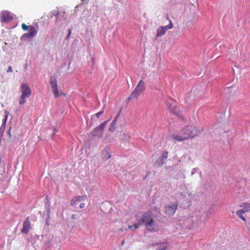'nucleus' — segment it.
I'll use <instances>...</instances> for the list:
<instances>
[{"label":"nucleus","instance_id":"nucleus-1","mask_svg":"<svg viewBox=\"0 0 250 250\" xmlns=\"http://www.w3.org/2000/svg\"><path fill=\"white\" fill-rule=\"evenodd\" d=\"M202 131L203 129L200 127L194 125H189L183 127L180 131L179 134H172L171 137L175 141L181 142L189 138L196 136Z\"/></svg>","mask_w":250,"mask_h":250},{"label":"nucleus","instance_id":"nucleus-2","mask_svg":"<svg viewBox=\"0 0 250 250\" xmlns=\"http://www.w3.org/2000/svg\"><path fill=\"white\" fill-rule=\"evenodd\" d=\"M137 221H141L148 231L155 232L159 229V225L149 212H139L135 216Z\"/></svg>","mask_w":250,"mask_h":250},{"label":"nucleus","instance_id":"nucleus-3","mask_svg":"<svg viewBox=\"0 0 250 250\" xmlns=\"http://www.w3.org/2000/svg\"><path fill=\"white\" fill-rule=\"evenodd\" d=\"M20 90L21 95L19 100V104L23 105L26 103V98H29L31 95V90L26 83H22L21 86Z\"/></svg>","mask_w":250,"mask_h":250},{"label":"nucleus","instance_id":"nucleus-4","mask_svg":"<svg viewBox=\"0 0 250 250\" xmlns=\"http://www.w3.org/2000/svg\"><path fill=\"white\" fill-rule=\"evenodd\" d=\"M145 85L142 80H140L134 90L132 92L130 98H137L145 89Z\"/></svg>","mask_w":250,"mask_h":250},{"label":"nucleus","instance_id":"nucleus-5","mask_svg":"<svg viewBox=\"0 0 250 250\" xmlns=\"http://www.w3.org/2000/svg\"><path fill=\"white\" fill-rule=\"evenodd\" d=\"M167 105L171 113L176 115L180 119H184V117L182 115L180 110L174 103H170L167 102Z\"/></svg>","mask_w":250,"mask_h":250},{"label":"nucleus","instance_id":"nucleus-6","mask_svg":"<svg viewBox=\"0 0 250 250\" xmlns=\"http://www.w3.org/2000/svg\"><path fill=\"white\" fill-rule=\"evenodd\" d=\"M108 121H106L99 125L98 127L93 129L91 134L92 136L98 137H101L103 135V131L108 123Z\"/></svg>","mask_w":250,"mask_h":250},{"label":"nucleus","instance_id":"nucleus-7","mask_svg":"<svg viewBox=\"0 0 250 250\" xmlns=\"http://www.w3.org/2000/svg\"><path fill=\"white\" fill-rule=\"evenodd\" d=\"M173 27V24L171 20H169V23L166 26H160L157 30L156 37H161L165 34L167 31L172 29Z\"/></svg>","mask_w":250,"mask_h":250},{"label":"nucleus","instance_id":"nucleus-8","mask_svg":"<svg viewBox=\"0 0 250 250\" xmlns=\"http://www.w3.org/2000/svg\"><path fill=\"white\" fill-rule=\"evenodd\" d=\"M13 19V14L8 11H3L1 13V21L4 22H9Z\"/></svg>","mask_w":250,"mask_h":250},{"label":"nucleus","instance_id":"nucleus-9","mask_svg":"<svg viewBox=\"0 0 250 250\" xmlns=\"http://www.w3.org/2000/svg\"><path fill=\"white\" fill-rule=\"evenodd\" d=\"M50 83L54 93V97L57 98L59 96L57 80L55 77L52 76L50 79Z\"/></svg>","mask_w":250,"mask_h":250},{"label":"nucleus","instance_id":"nucleus-10","mask_svg":"<svg viewBox=\"0 0 250 250\" xmlns=\"http://www.w3.org/2000/svg\"><path fill=\"white\" fill-rule=\"evenodd\" d=\"M32 229L29 217H27L23 223V227L21 232L23 233L27 234L29 230Z\"/></svg>","mask_w":250,"mask_h":250},{"label":"nucleus","instance_id":"nucleus-11","mask_svg":"<svg viewBox=\"0 0 250 250\" xmlns=\"http://www.w3.org/2000/svg\"><path fill=\"white\" fill-rule=\"evenodd\" d=\"M178 208V204L170 205L165 208V213L168 215L174 214Z\"/></svg>","mask_w":250,"mask_h":250},{"label":"nucleus","instance_id":"nucleus-12","mask_svg":"<svg viewBox=\"0 0 250 250\" xmlns=\"http://www.w3.org/2000/svg\"><path fill=\"white\" fill-rule=\"evenodd\" d=\"M37 31L35 28L33 26H31L29 27L28 29V32L24 34L22 37L23 38H32L34 37L37 34Z\"/></svg>","mask_w":250,"mask_h":250},{"label":"nucleus","instance_id":"nucleus-13","mask_svg":"<svg viewBox=\"0 0 250 250\" xmlns=\"http://www.w3.org/2000/svg\"><path fill=\"white\" fill-rule=\"evenodd\" d=\"M86 198V195L75 196L72 199L71 202V204L72 206H75L77 205L78 202L84 201Z\"/></svg>","mask_w":250,"mask_h":250},{"label":"nucleus","instance_id":"nucleus-14","mask_svg":"<svg viewBox=\"0 0 250 250\" xmlns=\"http://www.w3.org/2000/svg\"><path fill=\"white\" fill-rule=\"evenodd\" d=\"M240 207L245 213L250 211V203H243L240 205Z\"/></svg>","mask_w":250,"mask_h":250},{"label":"nucleus","instance_id":"nucleus-15","mask_svg":"<svg viewBox=\"0 0 250 250\" xmlns=\"http://www.w3.org/2000/svg\"><path fill=\"white\" fill-rule=\"evenodd\" d=\"M8 114H7L2 120V124L0 127V134H2L5 130V124L7 120Z\"/></svg>","mask_w":250,"mask_h":250},{"label":"nucleus","instance_id":"nucleus-16","mask_svg":"<svg viewBox=\"0 0 250 250\" xmlns=\"http://www.w3.org/2000/svg\"><path fill=\"white\" fill-rule=\"evenodd\" d=\"M120 113H119L117 116L114 118L113 121H112L111 125L110 127L109 128V130L111 131H113L115 129V125H116V122H117L118 118H119L120 116Z\"/></svg>","mask_w":250,"mask_h":250},{"label":"nucleus","instance_id":"nucleus-17","mask_svg":"<svg viewBox=\"0 0 250 250\" xmlns=\"http://www.w3.org/2000/svg\"><path fill=\"white\" fill-rule=\"evenodd\" d=\"M245 212H243V210L242 209H239L238 210H237L236 212V215L240 218H241L242 220H243L244 221H246V218L242 215V214L243 213H244Z\"/></svg>","mask_w":250,"mask_h":250},{"label":"nucleus","instance_id":"nucleus-18","mask_svg":"<svg viewBox=\"0 0 250 250\" xmlns=\"http://www.w3.org/2000/svg\"><path fill=\"white\" fill-rule=\"evenodd\" d=\"M102 157L104 159L107 160L110 158L111 156L107 150H104L102 153Z\"/></svg>","mask_w":250,"mask_h":250},{"label":"nucleus","instance_id":"nucleus-19","mask_svg":"<svg viewBox=\"0 0 250 250\" xmlns=\"http://www.w3.org/2000/svg\"><path fill=\"white\" fill-rule=\"evenodd\" d=\"M137 223H134L133 225H132L133 227V230H135L138 228L140 227V226L143 224V223H142L141 221H137Z\"/></svg>","mask_w":250,"mask_h":250},{"label":"nucleus","instance_id":"nucleus-20","mask_svg":"<svg viewBox=\"0 0 250 250\" xmlns=\"http://www.w3.org/2000/svg\"><path fill=\"white\" fill-rule=\"evenodd\" d=\"M167 243H163L160 245L158 250H166L168 248Z\"/></svg>","mask_w":250,"mask_h":250},{"label":"nucleus","instance_id":"nucleus-21","mask_svg":"<svg viewBox=\"0 0 250 250\" xmlns=\"http://www.w3.org/2000/svg\"><path fill=\"white\" fill-rule=\"evenodd\" d=\"M168 156V152L167 151H164L162 156V159H166L167 158Z\"/></svg>","mask_w":250,"mask_h":250},{"label":"nucleus","instance_id":"nucleus-22","mask_svg":"<svg viewBox=\"0 0 250 250\" xmlns=\"http://www.w3.org/2000/svg\"><path fill=\"white\" fill-rule=\"evenodd\" d=\"M30 26H27L26 25L25 23H22L21 24V27H22V29L24 30V31H26L27 30L29 29V27Z\"/></svg>","mask_w":250,"mask_h":250},{"label":"nucleus","instance_id":"nucleus-23","mask_svg":"<svg viewBox=\"0 0 250 250\" xmlns=\"http://www.w3.org/2000/svg\"><path fill=\"white\" fill-rule=\"evenodd\" d=\"M104 113V110L101 111L97 113H96V116L97 118H99V116L102 115Z\"/></svg>","mask_w":250,"mask_h":250},{"label":"nucleus","instance_id":"nucleus-24","mask_svg":"<svg viewBox=\"0 0 250 250\" xmlns=\"http://www.w3.org/2000/svg\"><path fill=\"white\" fill-rule=\"evenodd\" d=\"M12 72V67L11 66H9L8 69L7 70V72Z\"/></svg>","mask_w":250,"mask_h":250},{"label":"nucleus","instance_id":"nucleus-25","mask_svg":"<svg viewBox=\"0 0 250 250\" xmlns=\"http://www.w3.org/2000/svg\"><path fill=\"white\" fill-rule=\"evenodd\" d=\"M84 207H85V204L84 203H81L80 205V208H84Z\"/></svg>","mask_w":250,"mask_h":250},{"label":"nucleus","instance_id":"nucleus-26","mask_svg":"<svg viewBox=\"0 0 250 250\" xmlns=\"http://www.w3.org/2000/svg\"><path fill=\"white\" fill-rule=\"evenodd\" d=\"M166 18L167 20H168L169 21V20H171L170 19H169V16L167 14H166Z\"/></svg>","mask_w":250,"mask_h":250},{"label":"nucleus","instance_id":"nucleus-27","mask_svg":"<svg viewBox=\"0 0 250 250\" xmlns=\"http://www.w3.org/2000/svg\"><path fill=\"white\" fill-rule=\"evenodd\" d=\"M128 229H131L133 230V227L132 225H129L128 227Z\"/></svg>","mask_w":250,"mask_h":250},{"label":"nucleus","instance_id":"nucleus-28","mask_svg":"<svg viewBox=\"0 0 250 250\" xmlns=\"http://www.w3.org/2000/svg\"><path fill=\"white\" fill-rule=\"evenodd\" d=\"M70 34H71V30L69 29V34H68V36L67 37V38H68V37H69V35H70Z\"/></svg>","mask_w":250,"mask_h":250},{"label":"nucleus","instance_id":"nucleus-29","mask_svg":"<svg viewBox=\"0 0 250 250\" xmlns=\"http://www.w3.org/2000/svg\"><path fill=\"white\" fill-rule=\"evenodd\" d=\"M119 230L121 232H123L124 231V229H120Z\"/></svg>","mask_w":250,"mask_h":250},{"label":"nucleus","instance_id":"nucleus-30","mask_svg":"<svg viewBox=\"0 0 250 250\" xmlns=\"http://www.w3.org/2000/svg\"><path fill=\"white\" fill-rule=\"evenodd\" d=\"M8 134L9 135V136L10 137L11 136V134H10V130H9V131H8Z\"/></svg>","mask_w":250,"mask_h":250},{"label":"nucleus","instance_id":"nucleus-31","mask_svg":"<svg viewBox=\"0 0 250 250\" xmlns=\"http://www.w3.org/2000/svg\"><path fill=\"white\" fill-rule=\"evenodd\" d=\"M124 243H125V241H122V245H124Z\"/></svg>","mask_w":250,"mask_h":250},{"label":"nucleus","instance_id":"nucleus-32","mask_svg":"<svg viewBox=\"0 0 250 250\" xmlns=\"http://www.w3.org/2000/svg\"><path fill=\"white\" fill-rule=\"evenodd\" d=\"M55 129H54V133H53V135H55Z\"/></svg>","mask_w":250,"mask_h":250}]
</instances>
